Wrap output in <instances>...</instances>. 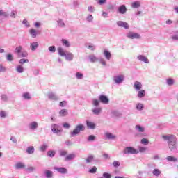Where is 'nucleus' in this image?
Instances as JSON below:
<instances>
[{
    "label": "nucleus",
    "mask_w": 178,
    "mask_h": 178,
    "mask_svg": "<svg viewBox=\"0 0 178 178\" xmlns=\"http://www.w3.org/2000/svg\"><path fill=\"white\" fill-rule=\"evenodd\" d=\"M1 101H3L4 102H6L8 101V95H1Z\"/></svg>",
    "instance_id": "obj_57"
},
{
    "label": "nucleus",
    "mask_w": 178,
    "mask_h": 178,
    "mask_svg": "<svg viewBox=\"0 0 178 178\" xmlns=\"http://www.w3.org/2000/svg\"><path fill=\"white\" fill-rule=\"evenodd\" d=\"M124 154H138V150L134 149L133 147H127L124 149Z\"/></svg>",
    "instance_id": "obj_5"
},
{
    "label": "nucleus",
    "mask_w": 178,
    "mask_h": 178,
    "mask_svg": "<svg viewBox=\"0 0 178 178\" xmlns=\"http://www.w3.org/2000/svg\"><path fill=\"white\" fill-rule=\"evenodd\" d=\"M113 81L115 84H122L123 81H124V75L120 74V75H116L113 76Z\"/></svg>",
    "instance_id": "obj_4"
},
{
    "label": "nucleus",
    "mask_w": 178,
    "mask_h": 178,
    "mask_svg": "<svg viewBox=\"0 0 178 178\" xmlns=\"http://www.w3.org/2000/svg\"><path fill=\"white\" fill-rule=\"evenodd\" d=\"M38 42H33L32 43H31L30 44V48L32 51H36L37 50V48H38Z\"/></svg>",
    "instance_id": "obj_24"
},
{
    "label": "nucleus",
    "mask_w": 178,
    "mask_h": 178,
    "mask_svg": "<svg viewBox=\"0 0 178 178\" xmlns=\"http://www.w3.org/2000/svg\"><path fill=\"white\" fill-rule=\"evenodd\" d=\"M24 163L22 162H18L15 164V169H23L24 168Z\"/></svg>",
    "instance_id": "obj_34"
},
{
    "label": "nucleus",
    "mask_w": 178,
    "mask_h": 178,
    "mask_svg": "<svg viewBox=\"0 0 178 178\" xmlns=\"http://www.w3.org/2000/svg\"><path fill=\"white\" fill-rule=\"evenodd\" d=\"M167 84L168 86H173L175 84V80L170 78L167 79Z\"/></svg>",
    "instance_id": "obj_50"
},
{
    "label": "nucleus",
    "mask_w": 178,
    "mask_h": 178,
    "mask_svg": "<svg viewBox=\"0 0 178 178\" xmlns=\"http://www.w3.org/2000/svg\"><path fill=\"white\" fill-rule=\"evenodd\" d=\"M111 115H113V116H115V118H120V116H122V113H120L118 111H113L111 112Z\"/></svg>",
    "instance_id": "obj_41"
},
{
    "label": "nucleus",
    "mask_w": 178,
    "mask_h": 178,
    "mask_svg": "<svg viewBox=\"0 0 178 178\" xmlns=\"http://www.w3.org/2000/svg\"><path fill=\"white\" fill-rule=\"evenodd\" d=\"M60 126L56 124H53L51 125V130L54 134H59V133H62V129H59Z\"/></svg>",
    "instance_id": "obj_6"
},
{
    "label": "nucleus",
    "mask_w": 178,
    "mask_h": 178,
    "mask_svg": "<svg viewBox=\"0 0 178 178\" xmlns=\"http://www.w3.org/2000/svg\"><path fill=\"white\" fill-rule=\"evenodd\" d=\"M54 169L56 170V172H58V173H61V175L67 173V169L65 167H54Z\"/></svg>",
    "instance_id": "obj_11"
},
{
    "label": "nucleus",
    "mask_w": 178,
    "mask_h": 178,
    "mask_svg": "<svg viewBox=\"0 0 178 178\" xmlns=\"http://www.w3.org/2000/svg\"><path fill=\"white\" fill-rule=\"evenodd\" d=\"M15 54L19 58H27V56H29V54L27 51L23 50L22 45L15 47Z\"/></svg>",
    "instance_id": "obj_3"
},
{
    "label": "nucleus",
    "mask_w": 178,
    "mask_h": 178,
    "mask_svg": "<svg viewBox=\"0 0 178 178\" xmlns=\"http://www.w3.org/2000/svg\"><path fill=\"white\" fill-rule=\"evenodd\" d=\"M99 63H101V65H102L103 66H106V61H105V60H104V58H99Z\"/></svg>",
    "instance_id": "obj_53"
},
{
    "label": "nucleus",
    "mask_w": 178,
    "mask_h": 178,
    "mask_svg": "<svg viewBox=\"0 0 178 178\" xmlns=\"http://www.w3.org/2000/svg\"><path fill=\"white\" fill-rule=\"evenodd\" d=\"M20 65H24V63H29V59L22 58L19 60Z\"/></svg>",
    "instance_id": "obj_54"
},
{
    "label": "nucleus",
    "mask_w": 178,
    "mask_h": 178,
    "mask_svg": "<svg viewBox=\"0 0 178 178\" xmlns=\"http://www.w3.org/2000/svg\"><path fill=\"white\" fill-rule=\"evenodd\" d=\"M88 59L92 63H95V62H98L99 60V58H97L94 54L89 55Z\"/></svg>",
    "instance_id": "obj_16"
},
{
    "label": "nucleus",
    "mask_w": 178,
    "mask_h": 178,
    "mask_svg": "<svg viewBox=\"0 0 178 178\" xmlns=\"http://www.w3.org/2000/svg\"><path fill=\"white\" fill-rule=\"evenodd\" d=\"M86 126L89 130H94L95 129V123L90 122V121H86Z\"/></svg>",
    "instance_id": "obj_20"
},
{
    "label": "nucleus",
    "mask_w": 178,
    "mask_h": 178,
    "mask_svg": "<svg viewBox=\"0 0 178 178\" xmlns=\"http://www.w3.org/2000/svg\"><path fill=\"white\" fill-rule=\"evenodd\" d=\"M162 138H163L164 141H167L168 147L171 152H173L174 154L178 152L177 147L176 146L177 139L175 135H163Z\"/></svg>",
    "instance_id": "obj_1"
},
{
    "label": "nucleus",
    "mask_w": 178,
    "mask_h": 178,
    "mask_svg": "<svg viewBox=\"0 0 178 178\" xmlns=\"http://www.w3.org/2000/svg\"><path fill=\"white\" fill-rule=\"evenodd\" d=\"M59 115L61 117H63V116H66L67 115V111L65 108L63 109H61L60 111H59Z\"/></svg>",
    "instance_id": "obj_43"
},
{
    "label": "nucleus",
    "mask_w": 178,
    "mask_h": 178,
    "mask_svg": "<svg viewBox=\"0 0 178 178\" xmlns=\"http://www.w3.org/2000/svg\"><path fill=\"white\" fill-rule=\"evenodd\" d=\"M113 166H114V168H119V166H120V163L118 161H115L113 163Z\"/></svg>",
    "instance_id": "obj_62"
},
{
    "label": "nucleus",
    "mask_w": 178,
    "mask_h": 178,
    "mask_svg": "<svg viewBox=\"0 0 178 178\" xmlns=\"http://www.w3.org/2000/svg\"><path fill=\"white\" fill-rule=\"evenodd\" d=\"M127 37L130 38V40H140V38H141V35H140V34L134 32L127 33Z\"/></svg>",
    "instance_id": "obj_7"
},
{
    "label": "nucleus",
    "mask_w": 178,
    "mask_h": 178,
    "mask_svg": "<svg viewBox=\"0 0 178 178\" xmlns=\"http://www.w3.org/2000/svg\"><path fill=\"white\" fill-rule=\"evenodd\" d=\"M87 140L88 142H91V141H95V136L94 135H90L88 138Z\"/></svg>",
    "instance_id": "obj_48"
},
{
    "label": "nucleus",
    "mask_w": 178,
    "mask_h": 178,
    "mask_svg": "<svg viewBox=\"0 0 178 178\" xmlns=\"http://www.w3.org/2000/svg\"><path fill=\"white\" fill-rule=\"evenodd\" d=\"M152 174L154 175V176H156L158 177V176H159L161 175V171L159 169L155 168L153 170Z\"/></svg>",
    "instance_id": "obj_42"
},
{
    "label": "nucleus",
    "mask_w": 178,
    "mask_h": 178,
    "mask_svg": "<svg viewBox=\"0 0 178 178\" xmlns=\"http://www.w3.org/2000/svg\"><path fill=\"white\" fill-rule=\"evenodd\" d=\"M135 129L138 133H144L145 131V128L140 124L136 125Z\"/></svg>",
    "instance_id": "obj_21"
},
{
    "label": "nucleus",
    "mask_w": 178,
    "mask_h": 178,
    "mask_svg": "<svg viewBox=\"0 0 178 178\" xmlns=\"http://www.w3.org/2000/svg\"><path fill=\"white\" fill-rule=\"evenodd\" d=\"M166 159H167V161H169V162H177L178 161L177 158H175L172 156H167Z\"/></svg>",
    "instance_id": "obj_38"
},
{
    "label": "nucleus",
    "mask_w": 178,
    "mask_h": 178,
    "mask_svg": "<svg viewBox=\"0 0 178 178\" xmlns=\"http://www.w3.org/2000/svg\"><path fill=\"white\" fill-rule=\"evenodd\" d=\"M61 42L63 47H65V48H69L70 47V42H69V40L66 39H62Z\"/></svg>",
    "instance_id": "obj_29"
},
{
    "label": "nucleus",
    "mask_w": 178,
    "mask_h": 178,
    "mask_svg": "<svg viewBox=\"0 0 178 178\" xmlns=\"http://www.w3.org/2000/svg\"><path fill=\"white\" fill-rule=\"evenodd\" d=\"M35 151V149L34 148L33 146H29L26 148V153L29 155H33Z\"/></svg>",
    "instance_id": "obj_22"
},
{
    "label": "nucleus",
    "mask_w": 178,
    "mask_h": 178,
    "mask_svg": "<svg viewBox=\"0 0 178 178\" xmlns=\"http://www.w3.org/2000/svg\"><path fill=\"white\" fill-rule=\"evenodd\" d=\"M112 175L109 174L108 172H104L103 173V178H111Z\"/></svg>",
    "instance_id": "obj_58"
},
{
    "label": "nucleus",
    "mask_w": 178,
    "mask_h": 178,
    "mask_svg": "<svg viewBox=\"0 0 178 178\" xmlns=\"http://www.w3.org/2000/svg\"><path fill=\"white\" fill-rule=\"evenodd\" d=\"M137 59H138V60L140 62H143L144 63H149L148 58L144 55L138 56Z\"/></svg>",
    "instance_id": "obj_15"
},
{
    "label": "nucleus",
    "mask_w": 178,
    "mask_h": 178,
    "mask_svg": "<svg viewBox=\"0 0 178 178\" xmlns=\"http://www.w3.org/2000/svg\"><path fill=\"white\" fill-rule=\"evenodd\" d=\"M22 98L26 101H29V99H31V96L30 95V93L24 92L22 94Z\"/></svg>",
    "instance_id": "obj_31"
},
{
    "label": "nucleus",
    "mask_w": 178,
    "mask_h": 178,
    "mask_svg": "<svg viewBox=\"0 0 178 178\" xmlns=\"http://www.w3.org/2000/svg\"><path fill=\"white\" fill-rule=\"evenodd\" d=\"M141 6V4L140 3V1H134L131 3V8L134 9H137Z\"/></svg>",
    "instance_id": "obj_30"
},
{
    "label": "nucleus",
    "mask_w": 178,
    "mask_h": 178,
    "mask_svg": "<svg viewBox=\"0 0 178 178\" xmlns=\"http://www.w3.org/2000/svg\"><path fill=\"white\" fill-rule=\"evenodd\" d=\"M106 140H113V141H115L116 140V135H113L111 132H106L104 134Z\"/></svg>",
    "instance_id": "obj_10"
},
{
    "label": "nucleus",
    "mask_w": 178,
    "mask_h": 178,
    "mask_svg": "<svg viewBox=\"0 0 178 178\" xmlns=\"http://www.w3.org/2000/svg\"><path fill=\"white\" fill-rule=\"evenodd\" d=\"M86 20H87V22H88L89 23H90V22H92V20H94V17L92 16V15H89L86 17Z\"/></svg>",
    "instance_id": "obj_56"
},
{
    "label": "nucleus",
    "mask_w": 178,
    "mask_h": 178,
    "mask_svg": "<svg viewBox=\"0 0 178 178\" xmlns=\"http://www.w3.org/2000/svg\"><path fill=\"white\" fill-rule=\"evenodd\" d=\"M49 52H51V53H54L56 51V47H55V46H50L49 48H48Z\"/></svg>",
    "instance_id": "obj_52"
},
{
    "label": "nucleus",
    "mask_w": 178,
    "mask_h": 178,
    "mask_svg": "<svg viewBox=\"0 0 178 178\" xmlns=\"http://www.w3.org/2000/svg\"><path fill=\"white\" fill-rule=\"evenodd\" d=\"M56 154V152H55V151H54V150H49L47 152V155L49 158H54V156H55Z\"/></svg>",
    "instance_id": "obj_37"
},
{
    "label": "nucleus",
    "mask_w": 178,
    "mask_h": 178,
    "mask_svg": "<svg viewBox=\"0 0 178 178\" xmlns=\"http://www.w3.org/2000/svg\"><path fill=\"white\" fill-rule=\"evenodd\" d=\"M58 55H60V56H65L66 55V53H65V50L62 47H58Z\"/></svg>",
    "instance_id": "obj_39"
},
{
    "label": "nucleus",
    "mask_w": 178,
    "mask_h": 178,
    "mask_svg": "<svg viewBox=\"0 0 178 178\" xmlns=\"http://www.w3.org/2000/svg\"><path fill=\"white\" fill-rule=\"evenodd\" d=\"M29 129H30V130H37V129H38V122L35 121L30 122L29 124Z\"/></svg>",
    "instance_id": "obj_12"
},
{
    "label": "nucleus",
    "mask_w": 178,
    "mask_h": 178,
    "mask_svg": "<svg viewBox=\"0 0 178 178\" xmlns=\"http://www.w3.org/2000/svg\"><path fill=\"white\" fill-rule=\"evenodd\" d=\"M59 154H60V156H66L67 155V151H66V150H60Z\"/></svg>",
    "instance_id": "obj_49"
},
{
    "label": "nucleus",
    "mask_w": 178,
    "mask_h": 178,
    "mask_svg": "<svg viewBox=\"0 0 178 178\" xmlns=\"http://www.w3.org/2000/svg\"><path fill=\"white\" fill-rule=\"evenodd\" d=\"M99 101L102 102V104H104L105 105L109 104V98H108V96L105 95H100L99 97Z\"/></svg>",
    "instance_id": "obj_9"
},
{
    "label": "nucleus",
    "mask_w": 178,
    "mask_h": 178,
    "mask_svg": "<svg viewBox=\"0 0 178 178\" xmlns=\"http://www.w3.org/2000/svg\"><path fill=\"white\" fill-rule=\"evenodd\" d=\"M58 55H60V56H65L66 55V53H65V50L62 47H58Z\"/></svg>",
    "instance_id": "obj_40"
},
{
    "label": "nucleus",
    "mask_w": 178,
    "mask_h": 178,
    "mask_svg": "<svg viewBox=\"0 0 178 178\" xmlns=\"http://www.w3.org/2000/svg\"><path fill=\"white\" fill-rule=\"evenodd\" d=\"M86 130V127L83 124H79L75 127L72 131L70 132V137H75V136H79L81 131Z\"/></svg>",
    "instance_id": "obj_2"
},
{
    "label": "nucleus",
    "mask_w": 178,
    "mask_h": 178,
    "mask_svg": "<svg viewBox=\"0 0 178 178\" xmlns=\"http://www.w3.org/2000/svg\"><path fill=\"white\" fill-rule=\"evenodd\" d=\"M76 158V154H70L66 156L65 161H72Z\"/></svg>",
    "instance_id": "obj_32"
},
{
    "label": "nucleus",
    "mask_w": 178,
    "mask_h": 178,
    "mask_svg": "<svg viewBox=\"0 0 178 178\" xmlns=\"http://www.w3.org/2000/svg\"><path fill=\"white\" fill-rule=\"evenodd\" d=\"M134 88L136 90V91H140L141 88H143V84L141 82L135 81L134 83Z\"/></svg>",
    "instance_id": "obj_19"
},
{
    "label": "nucleus",
    "mask_w": 178,
    "mask_h": 178,
    "mask_svg": "<svg viewBox=\"0 0 178 178\" xmlns=\"http://www.w3.org/2000/svg\"><path fill=\"white\" fill-rule=\"evenodd\" d=\"M6 60H8V62H13V56L10 53L7 54L6 56Z\"/></svg>",
    "instance_id": "obj_36"
},
{
    "label": "nucleus",
    "mask_w": 178,
    "mask_h": 178,
    "mask_svg": "<svg viewBox=\"0 0 178 178\" xmlns=\"http://www.w3.org/2000/svg\"><path fill=\"white\" fill-rule=\"evenodd\" d=\"M47 98L50 100V101H59V96H58V95H56V93L54 92H49L47 94Z\"/></svg>",
    "instance_id": "obj_8"
},
{
    "label": "nucleus",
    "mask_w": 178,
    "mask_h": 178,
    "mask_svg": "<svg viewBox=\"0 0 178 178\" xmlns=\"http://www.w3.org/2000/svg\"><path fill=\"white\" fill-rule=\"evenodd\" d=\"M75 77H76V79H77V80H83V79H84V74L77 72L75 74Z\"/></svg>",
    "instance_id": "obj_27"
},
{
    "label": "nucleus",
    "mask_w": 178,
    "mask_h": 178,
    "mask_svg": "<svg viewBox=\"0 0 178 178\" xmlns=\"http://www.w3.org/2000/svg\"><path fill=\"white\" fill-rule=\"evenodd\" d=\"M22 24H24L25 26H26V27H30V23H29V21H27V19H24L22 21Z\"/></svg>",
    "instance_id": "obj_60"
},
{
    "label": "nucleus",
    "mask_w": 178,
    "mask_h": 178,
    "mask_svg": "<svg viewBox=\"0 0 178 178\" xmlns=\"http://www.w3.org/2000/svg\"><path fill=\"white\" fill-rule=\"evenodd\" d=\"M101 112H102V107H95L92 109V113H93V115H95L96 116H99V115H101Z\"/></svg>",
    "instance_id": "obj_13"
},
{
    "label": "nucleus",
    "mask_w": 178,
    "mask_h": 178,
    "mask_svg": "<svg viewBox=\"0 0 178 178\" xmlns=\"http://www.w3.org/2000/svg\"><path fill=\"white\" fill-rule=\"evenodd\" d=\"M140 143L144 145H148V144H149V141L147 138H143Z\"/></svg>",
    "instance_id": "obj_51"
},
{
    "label": "nucleus",
    "mask_w": 178,
    "mask_h": 178,
    "mask_svg": "<svg viewBox=\"0 0 178 178\" xmlns=\"http://www.w3.org/2000/svg\"><path fill=\"white\" fill-rule=\"evenodd\" d=\"M104 55L107 60H110L111 58H112V54L106 49L104 51Z\"/></svg>",
    "instance_id": "obj_25"
},
{
    "label": "nucleus",
    "mask_w": 178,
    "mask_h": 178,
    "mask_svg": "<svg viewBox=\"0 0 178 178\" xmlns=\"http://www.w3.org/2000/svg\"><path fill=\"white\" fill-rule=\"evenodd\" d=\"M145 94H146L145 90H138L137 97L138 98H144V97H145Z\"/></svg>",
    "instance_id": "obj_28"
},
{
    "label": "nucleus",
    "mask_w": 178,
    "mask_h": 178,
    "mask_svg": "<svg viewBox=\"0 0 178 178\" xmlns=\"http://www.w3.org/2000/svg\"><path fill=\"white\" fill-rule=\"evenodd\" d=\"M118 12L121 15H124L127 12V8H126V6L124 4H122L118 7Z\"/></svg>",
    "instance_id": "obj_14"
},
{
    "label": "nucleus",
    "mask_w": 178,
    "mask_h": 178,
    "mask_svg": "<svg viewBox=\"0 0 178 178\" xmlns=\"http://www.w3.org/2000/svg\"><path fill=\"white\" fill-rule=\"evenodd\" d=\"M44 176L46 178H52L54 176V172L49 170H46L44 171Z\"/></svg>",
    "instance_id": "obj_23"
},
{
    "label": "nucleus",
    "mask_w": 178,
    "mask_h": 178,
    "mask_svg": "<svg viewBox=\"0 0 178 178\" xmlns=\"http://www.w3.org/2000/svg\"><path fill=\"white\" fill-rule=\"evenodd\" d=\"M29 33L31 34L32 38H37V31L35 29H31L29 30Z\"/></svg>",
    "instance_id": "obj_26"
},
{
    "label": "nucleus",
    "mask_w": 178,
    "mask_h": 178,
    "mask_svg": "<svg viewBox=\"0 0 178 178\" xmlns=\"http://www.w3.org/2000/svg\"><path fill=\"white\" fill-rule=\"evenodd\" d=\"M89 173H97V167L93 166L91 169H90Z\"/></svg>",
    "instance_id": "obj_59"
},
{
    "label": "nucleus",
    "mask_w": 178,
    "mask_h": 178,
    "mask_svg": "<svg viewBox=\"0 0 178 178\" xmlns=\"http://www.w3.org/2000/svg\"><path fill=\"white\" fill-rule=\"evenodd\" d=\"M66 105H67V102H66L65 100L60 102L59 104V106H60L61 108H65Z\"/></svg>",
    "instance_id": "obj_55"
},
{
    "label": "nucleus",
    "mask_w": 178,
    "mask_h": 178,
    "mask_svg": "<svg viewBox=\"0 0 178 178\" xmlns=\"http://www.w3.org/2000/svg\"><path fill=\"white\" fill-rule=\"evenodd\" d=\"M57 24L58 26V27H65V22H63L62 19H59L58 20H57Z\"/></svg>",
    "instance_id": "obj_45"
},
{
    "label": "nucleus",
    "mask_w": 178,
    "mask_h": 178,
    "mask_svg": "<svg viewBox=\"0 0 178 178\" xmlns=\"http://www.w3.org/2000/svg\"><path fill=\"white\" fill-rule=\"evenodd\" d=\"M92 105L95 106V108H98L99 106V100L97 99H92Z\"/></svg>",
    "instance_id": "obj_33"
},
{
    "label": "nucleus",
    "mask_w": 178,
    "mask_h": 178,
    "mask_svg": "<svg viewBox=\"0 0 178 178\" xmlns=\"http://www.w3.org/2000/svg\"><path fill=\"white\" fill-rule=\"evenodd\" d=\"M1 16L4 17L5 19H6V17H9V14H8V13H6V12H3V10H1Z\"/></svg>",
    "instance_id": "obj_61"
},
{
    "label": "nucleus",
    "mask_w": 178,
    "mask_h": 178,
    "mask_svg": "<svg viewBox=\"0 0 178 178\" xmlns=\"http://www.w3.org/2000/svg\"><path fill=\"white\" fill-rule=\"evenodd\" d=\"M117 26H118V27H124V29H129V24L123 21L117 22Z\"/></svg>",
    "instance_id": "obj_17"
},
{
    "label": "nucleus",
    "mask_w": 178,
    "mask_h": 178,
    "mask_svg": "<svg viewBox=\"0 0 178 178\" xmlns=\"http://www.w3.org/2000/svg\"><path fill=\"white\" fill-rule=\"evenodd\" d=\"M93 159H94V156L90 155L86 159V163H90V162H92Z\"/></svg>",
    "instance_id": "obj_46"
},
{
    "label": "nucleus",
    "mask_w": 178,
    "mask_h": 178,
    "mask_svg": "<svg viewBox=\"0 0 178 178\" xmlns=\"http://www.w3.org/2000/svg\"><path fill=\"white\" fill-rule=\"evenodd\" d=\"M47 148H48V145L47 144H43L40 147V150L42 152H45L47 151Z\"/></svg>",
    "instance_id": "obj_47"
},
{
    "label": "nucleus",
    "mask_w": 178,
    "mask_h": 178,
    "mask_svg": "<svg viewBox=\"0 0 178 178\" xmlns=\"http://www.w3.org/2000/svg\"><path fill=\"white\" fill-rule=\"evenodd\" d=\"M63 127L64 129H70V124L67 122H65L63 124Z\"/></svg>",
    "instance_id": "obj_63"
},
{
    "label": "nucleus",
    "mask_w": 178,
    "mask_h": 178,
    "mask_svg": "<svg viewBox=\"0 0 178 178\" xmlns=\"http://www.w3.org/2000/svg\"><path fill=\"white\" fill-rule=\"evenodd\" d=\"M136 108L137 111H144V104L141 103H138L136 105Z\"/></svg>",
    "instance_id": "obj_35"
},
{
    "label": "nucleus",
    "mask_w": 178,
    "mask_h": 178,
    "mask_svg": "<svg viewBox=\"0 0 178 178\" xmlns=\"http://www.w3.org/2000/svg\"><path fill=\"white\" fill-rule=\"evenodd\" d=\"M88 49H90V51H95V46L92 44L88 47Z\"/></svg>",
    "instance_id": "obj_64"
},
{
    "label": "nucleus",
    "mask_w": 178,
    "mask_h": 178,
    "mask_svg": "<svg viewBox=\"0 0 178 178\" xmlns=\"http://www.w3.org/2000/svg\"><path fill=\"white\" fill-rule=\"evenodd\" d=\"M16 71L17 73H23V72H24V67H23L22 65H17L16 67Z\"/></svg>",
    "instance_id": "obj_44"
},
{
    "label": "nucleus",
    "mask_w": 178,
    "mask_h": 178,
    "mask_svg": "<svg viewBox=\"0 0 178 178\" xmlns=\"http://www.w3.org/2000/svg\"><path fill=\"white\" fill-rule=\"evenodd\" d=\"M66 60H68L69 62H72L73 60V58H74V55L70 52H67L65 54V56H64Z\"/></svg>",
    "instance_id": "obj_18"
}]
</instances>
